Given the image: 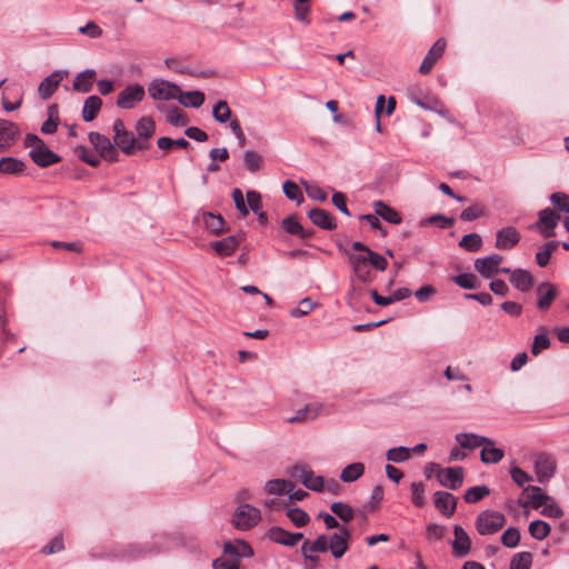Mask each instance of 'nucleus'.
Instances as JSON below:
<instances>
[{
	"instance_id": "nucleus-50",
	"label": "nucleus",
	"mask_w": 569,
	"mask_h": 569,
	"mask_svg": "<svg viewBox=\"0 0 569 569\" xmlns=\"http://www.w3.org/2000/svg\"><path fill=\"white\" fill-rule=\"evenodd\" d=\"M532 556L528 551L516 553L510 561V569H530Z\"/></svg>"
},
{
	"instance_id": "nucleus-49",
	"label": "nucleus",
	"mask_w": 569,
	"mask_h": 569,
	"mask_svg": "<svg viewBox=\"0 0 569 569\" xmlns=\"http://www.w3.org/2000/svg\"><path fill=\"white\" fill-rule=\"evenodd\" d=\"M287 517L298 528H302L310 521L309 515L301 508H289L287 510Z\"/></svg>"
},
{
	"instance_id": "nucleus-56",
	"label": "nucleus",
	"mask_w": 569,
	"mask_h": 569,
	"mask_svg": "<svg viewBox=\"0 0 569 569\" xmlns=\"http://www.w3.org/2000/svg\"><path fill=\"white\" fill-rule=\"evenodd\" d=\"M243 162L246 168L251 171H258L261 167L262 158L259 153L252 150H247L243 153Z\"/></svg>"
},
{
	"instance_id": "nucleus-58",
	"label": "nucleus",
	"mask_w": 569,
	"mask_h": 569,
	"mask_svg": "<svg viewBox=\"0 0 569 569\" xmlns=\"http://www.w3.org/2000/svg\"><path fill=\"white\" fill-rule=\"evenodd\" d=\"M453 218L443 214H433L421 221V226L437 224L441 229L450 228L453 224Z\"/></svg>"
},
{
	"instance_id": "nucleus-20",
	"label": "nucleus",
	"mask_w": 569,
	"mask_h": 569,
	"mask_svg": "<svg viewBox=\"0 0 569 569\" xmlns=\"http://www.w3.org/2000/svg\"><path fill=\"white\" fill-rule=\"evenodd\" d=\"M435 507L445 516L451 517L455 513L457 499L447 491H437L433 495Z\"/></svg>"
},
{
	"instance_id": "nucleus-48",
	"label": "nucleus",
	"mask_w": 569,
	"mask_h": 569,
	"mask_svg": "<svg viewBox=\"0 0 569 569\" xmlns=\"http://www.w3.org/2000/svg\"><path fill=\"white\" fill-rule=\"evenodd\" d=\"M489 493L490 489L487 486H476L467 489L463 498L468 503H476L487 497Z\"/></svg>"
},
{
	"instance_id": "nucleus-31",
	"label": "nucleus",
	"mask_w": 569,
	"mask_h": 569,
	"mask_svg": "<svg viewBox=\"0 0 569 569\" xmlns=\"http://www.w3.org/2000/svg\"><path fill=\"white\" fill-rule=\"evenodd\" d=\"M373 209L377 216L381 217L389 223L399 224L401 222V216L399 212L381 200L373 203Z\"/></svg>"
},
{
	"instance_id": "nucleus-9",
	"label": "nucleus",
	"mask_w": 569,
	"mask_h": 569,
	"mask_svg": "<svg viewBox=\"0 0 569 569\" xmlns=\"http://www.w3.org/2000/svg\"><path fill=\"white\" fill-rule=\"evenodd\" d=\"M437 479L441 486L456 490L462 486L463 469L461 467L441 468L437 473Z\"/></svg>"
},
{
	"instance_id": "nucleus-39",
	"label": "nucleus",
	"mask_w": 569,
	"mask_h": 569,
	"mask_svg": "<svg viewBox=\"0 0 569 569\" xmlns=\"http://www.w3.org/2000/svg\"><path fill=\"white\" fill-rule=\"evenodd\" d=\"M559 246L558 241L546 242L541 249L536 253V262L539 267L543 268L549 263L552 252Z\"/></svg>"
},
{
	"instance_id": "nucleus-55",
	"label": "nucleus",
	"mask_w": 569,
	"mask_h": 569,
	"mask_svg": "<svg viewBox=\"0 0 569 569\" xmlns=\"http://www.w3.org/2000/svg\"><path fill=\"white\" fill-rule=\"evenodd\" d=\"M305 187L306 193L309 198L317 201H326L328 198L327 192L317 183H309L306 181H301Z\"/></svg>"
},
{
	"instance_id": "nucleus-63",
	"label": "nucleus",
	"mask_w": 569,
	"mask_h": 569,
	"mask_svg": "<svg viewBox=\"0 0 569 569\" xmlns=\"http://www.w3.org/2000/svg\"><path fill=\"white\" fill-rule=\"evenodd\" d=\"M485 214V209L480 204H472L468 208H466L461 213H460V219L462 221H473L480 217H482Z\"/></svg>"
},
{
	"instance_id": "nucleus-59",
	"label": "nucleus",
	"mask_w": 569,
	"mask_h": 569,
	"mask_svg": "<svg viewBox=\"0 0 569 569\" xmlns=\"http://www.w3.org/2000/svg\"><path fill=\"white\" fill-rule=\"evenodd\" d=\"M550 201L559 211L569 214V194L565 192H555L550 196Z\"/></svg>"
},
{
	"instance_id": "nucleus-47",
	"label": "nucleus",
	"mask_w": 569,
	"mask_h": 569,
	"mask_svg": "<svg viewBox=\"0 0 569 569\" xmlns=\"http://www.w3.org/2000/svg\"><path fill=\"white\" fill-rule=\"evenodd\" d=\"M331 511L345 522H349L355 517L353 509L341 501L332 502L330 506Z\"/></svg>"
},
{
	"instance_id": "nucleus-25",
	"label": "nucleus",
	"mask_w": 569,
	"mask_h": 569,
	"mask_svg": "<svg viewBox=\"0 0 569 569\" xmlns=\"http://www.w3.org/2000/svg\"><path fill=\"white\" fill-rule=\"evenodd\" d=\"M97 72L93 69H86L78 73L72 83V90L76 92L87 93L92 90Z\"/></svg>"
},
{
	"instance_id": "nucleus-60",
	"label": "nucleus",
	"mask_w": 569,
	"mask_h": 569,
	"mask_svg": "<svg viewBox=\"0 0 569 569\" xmlns=\"http://www.w3.org/2000/svg\"><path fill=\"white\" fill-rule=\"evenodd\" d=\"M283 192L288 199L295 200L298 203H300L303 200L301 190L299 189L298 184L293 181L288 180L283 183Z\"/></svg>"
},
{
	"instance_id": "nucleus-23",
	"label": "nucleus",
	"mask_w": 569,
	"mask_h": 569,
	"mask_svg": "<svg viewBox=\"0 0 569 569\" xmlns=\"http://www.w3.org/2000/svg\"><path fill=\"white\" fill-rule=\"evenodd\" d=\"M19 134L17 126L4 119H0V151L9 148Z\"/></svg>"
},
{
	"instance_id": "nucleus-53",
	"label": "nucleus",
	"mask_w": 569,
	"mask_h": 569,
	"mask_svg": "<svg viewBox=\"0 0 569 569\" xmlns=\"http://www.w3.org/2000/svg\"><path fill=\"white\" fill-rule=\"evenodd\" d=\"M520 541V531L515 527H509L501 535V543L507 548H516Z\"/></svg>"
},
{
	"instance_id": "nucleus-61",
	"label": "nucleus",
	"mask_w": 569,
	"mask_h": 569,
	"mask_svg": "<svg viewBox=\"0 0 569 569\" xmlns=\"http://www.w3.org/2000/svg\"><path fill=\"white\" fill-rule=\"evenodd\" d=\"M203 222L209 230L217 233L222 230L224 224V220L221 216H216L210 212L204 214Z\"/></svg>"
},
{
	"instance_id": "nucleus-37",
	"label": "nucleus",
	"mask_w": 569,
	"mask_h": 569,
	"mask_svg": "<svg viewBox=\"0 0 569 569\" xmlns=\"http://www.w3.org/2000/svg\"><path fill=\"white\" fill-rule=\"evenodd\" d=\"M26 164L23 161L12 158L4 157L0 159V172L4 174H20L24 171Z\"/></svg>"
},
{
	"instance_id": "nucleus-38",
	"label": "nucleus",
	"mask_w": 569,
	"mask_h": 569,
	"mask_svg": "<svg viewBox=\"0 0 569 569\" xmlns=\"http://www.w3.org/2000/svg\"><path fill=\"white\" fill-rule=\"evenodd\" d=\"M365 473V465L361 462H353L345 467L340 473V479L343 482H353Z\"/></svg>"
},
{
	"instance_id": "nucleus-16",
	"label": "nucleus",
	"mask_w": 569,
	"mask_h": 569,
	"mask_svg": "<svg viewBox=\"0 0 569 569\" xmlns=\"http://www.w3.org/2000/svg\"><path fill=\"white\" fill-rule=\"evenodd\" d=\"M521 239V234L513 227H506L497 231L495 247L499 250H510Z\"/></svg>"
},
{
	"instance_id": "nucleus-40",
	"label": "nucleus",
	"mask_w": 569,
	"mask_h": 569,
	"mask_svg": "<svg viewBox=\"0 0 569 569\" xmlns=\"http://www.w3.org/2000/svg\"><path fill=\"white\" fill-rule=\"evenodd\" d=\"M528 531L536 540H543L550 533V526L543 520H533L529 523Z\"/></svg>"
},
{
	"instance_id": "nucleus-24",
	"label": "nucleus",
	"mask_w": 569,
	"mask_h": 569,
	"mask_svg": "<svg viewBox=\"0 0 569 569\" xmlns=\"http://www.w3.org/2000/svg\"><path fill=\"white\" fill-rule=\"evenodd\" d=\"M113 142L127 156H132L139 150L136 136L128 130L113 134Z\"/></svg>"
},
{
	"instance_id": "nucleus-35",
	"label": "nucleus",
	"mask_w": 569,
	"mask_h": 569,
	"mask_svg": "<svg viewBox=\"0 0 569 569\" xmlns=\"http://www.w3.org/2000/svg\"><path fill=\"white\" fill-rule=\"evenodd\" d=\"M482 447L480 459L483 463H498L503 459V450L497 448L492 439L490 445H482Z\"/></svg>"
},
{
	"instance_id": "nucleus-36",
	"label": "nucleus",
	"mask_w": 569,
	"mask_h": 569,
	"mask_svg": "<svg viewBox=\"0 0 569 569\" xmlns=\"http://www.w3.org/2000/svg\"><path fill=\"white\" fill-rule=\"evenodd\" d=\"M239 244L237 237L229 236L222 240L211 242V248L220 256H230L234 252Z\"/></svg>"
},
{
	"instance_id": "nucleus-41",
	"label": "nucleus",
	"mask_w": 569,
	"mask_h": 569,
	"mask_svg": "<svg viewBox=\"0 0 569 569\" xmlns=\"http://www.w3.org/2000/svg\"><path fill=\"white\" fill-rule=\"evenodd\" d=\"M282 227L286 232L299 236L302 239H307L310 236V233L305 230V228L300 224L299 221H297L293 216L283 219Z\"/></svg>"
},
{
	"instance_id": "nucleus-42",
	"label": "nucleus",
	"mask_w": 569,
	"mask_h": 569,
	"mask_svg": "<svg viewBox=\"0 0 569 569\" xmlns=\"http://www.w3.org/2000/svg\"><path fill=\"white\" fill-rule=\"evenodd\" d=\"M526 491L530 492L529 499L531 507L535 509L541 508L547 501H550V496L543 493L542 489L537 486H529Z\"/></svg>"
},
{
	"instance_id": "nucleus-28",
	"label": "nucleus",
	"mask_w": 569,
	"mask_h": 569,
	"mask_svg": "<svg viewBox=\"0 0 569 569\" xmlns=\"http://www.w3.org/2000/svg\"><path fill=\"white\" fill-rule=\"evenodd\" d=\"M455 439L465 449H475L491 443V439L488 437L467 432L457 433Z\"/></svg>"
},
{
	"instance_id": "nucleus-17",
	"label": "nucleus",
	"mask_w": 569,
	"mask_h": 569,
	"mask_svg": "<svg viewBox=\"0 0 569 569\" xmlns=\"http://www.w3.org/2000/svg\"><path fill=\"white\" fill-rule=\"evenodd\" d=\"M455 540L451 542L452 552L456 557H465L470 552L471 540L466 530L456 525L453 527Z\"/></svg>"
},
{
	"instance_id": "nucleus-13",
	"label": "nucleus",
	"mask_w": 569,
	"mask_h": 569,
	"mask_svg": "<svg viewBox=\"0 0 569 569\" xmlns=\"http://www.w3.org/2000/svg\"><path fill=\"white\" fill-rule=\"evenodd\" d=\"M503 258L500 254L493 253L488 257L478 258L475 261V269L483 278H491L495 273L499 272V266Z\"/></svg>"
},
{
	"instance_id": "nucleus-52",
	"label": "nucleus",
	"mask_w": 569,
	"mask_h": 569,
	"mask_svg": "<svg viewBox=\"0 0 569 569\" xmlns=\"http://www.w3.org/2000/svg\"><path fill=\"white\" fill-rule=\"evenodd\" d=\"M317 306L310 298H303L299 301L298 306L290 310V316L300 318L310 313Z\"/></svg>"
},
{
	"instance_id": "nucleus-43",
	"label": "nucleus",
	"mask_w": 569,
	"mask_h": 569,
	"mask_svg": "<svg viewBox=\"0 0 569 569\" xmlns=\"http://www.w3.org/2000/svg\"><path fill=\"white\" fill-rule=\"evenodd\" d=\"M232 111L224 100L218 101L212 108V117L219 123H226L231 120Z\"/></svg>"
},
{
	"instance_id": "nucleus-57",
	"label": "nucleus",
	"mask_w": 569,
	"mask_h": 569,
	"mask_svg": "<svg viewBox=\"0 0 569 569\" xmlns=\"http://www.w3.org/2000/svg\"><path fill=\"white\" fill-rule=\"evenodd\" d=\"M425 492L426 488L422 482L411 483V500L415 506L422 507L426 503Z\"/></svg>"
},
{
	"instance_id": "nucleus-3",
	"label": "nucleus",
	"mask_w": 569,
	"mask_h": 569,
	"mask_svg": "<svg viewBox=\"0 0 569 569\" xmlns=\"http://www.w3.org/2000/svg\"><path fill=\"white\" fill-rule=\"evenodd\" d=\"M506 523V517L500 511L485 510L476 518V529L481 536L498 532Z\"/></svg>"
},
{
	"instance_id": "nucleus-32",
	"label": "nucleus",
	"mask_w": 569,
	"mask_h": 569,
	"mask_svg": "<svg viewBox=\"0 0 569 569\" xmlns=\"http://www.w3.org/2000/svg\"><path fill=\"white\" fill-rule=\"evenodd\" d=\"M295 483L286 479H272L266 482L264 492L273 496H281L292 491Z\"/></svg>"
},
{
	"instance_id": "nucleus-46",
	"label": "nucleus",
	"mask_w": 569,
	"mask_h": 569,
	"mask_svg": "<svg viewBox=\"0 0 569 569\" xmlns=\"http://www.w3.org/2000/svg\"><path fill=\"white\" fill-rule=\"evenodd\" d=\"M539 330L541 332L535 336L531 346V353L533 356H538L542 350H546L550 347V339L548 337L546 328L541 327Z\"/></svg>"
},
{
	"instance_id": "nucleus-29",
	"label": "nucleus",
	"mask_w": 569,
	"mask_h": 569,
	"mask_svg": "<svg viewBox=\"0 0 569 569\" xmlns=\"http://www.w3.org/2000/svg\"><path fill=\"white\" fill-rule=\"evenodd\" d=\"M510 282L518 290L526 292L529 291L530 288L532 287L533 279L529 271L525 269H515L511 272Z\"/></svg>"
},
{
	"instance_id": "nucleus-64",
	"label": "nucleus",
	"mask_w": 569,
	"mask_h": 569,
	"mask_svg": "<svg viewBox=\"0 0 569 569\" xmlns=\"http://www.w3.org/2000/svg\"><path fill=\"white\" fill-rule=\"evenodd\" d=\"M368 260L369 264L372 266L376 270L385 271L388 267V261L386 258L372 250H368Z\"/></svg>"
},
{
	"instance_id": "nucleus-51",
	"label": "nucleus",
	"mask_w": 569,
	"mask_h": 569,
	"mask_svg": "<svg viewBox=\"0 0 569 569\" xmlns=\"http://www.w3.org/2000/svg\"><path fill=\"white\" fill-rule=\"evenodd\" d=\"M167 121L174 127H184L189 119L178 107H172L167 112Z\"/></svg>"
},
{
	"instance_id": "nucleus-62",
	"label": "nucleus",
	"mask_w": 569,
	"mask_h": 569,
	"mask_svg": "<svg viewBox=\"0 0 569 569\" xmlns=\"http://www.w3.org/2000/svg\"><path fill=\"white\" fill-rule=\"evenodd\" d=\"M541 515L550 518H561L563 516L562 509L559 507V505L550 497V501H547L541 507Z\"/></svg>"
},
{
	"instance_id": "nucleus-30",
	"label": "nucleus",
	"mask_w": 569,
	"mask_h": 569,
	"mask_svg": "<svg viewBox=\"0 0 569 569\" xmlns=\"http://www.w3.org/2000/svg\"><path fill=\"white\" fill-rule=\"evenodd\" d=\"M247 202L249 206V211L251 210L258 216L259 222L261 224H267L268 217L267 213L262 210V200L260 193L254 190L247 191Z\"/></svg>"
},
{
	"instance_id": "nucleus-19",
	"label": "nucleus",
	"mask_w": 569,
	"mask_h": 569,
	"mask_svg": "<svg viewBox=\"0 0 569 569\" xmlns=\"http://www.w3.org/2000/svg\"><path fill=\"white\" fill-rule=\"evenodd\" d=\"M328 551V536L320 535L315 541L305 540L301 546L302 556L311 561H316L315 553Z\"/></svg>"
},
{
	"instance_id": "nucleus-5",
	"label": "nucleus",
	"mask_w": 569,
	"mask_h": 569,
	"mask_svg": "<svg viewBox=\"0 0 569 569\" xmlns=\"http://www.w3.org/2000/svg\"><path fill=\"white\" fill-rule=\"evenodd\" d=\"M351 532L347 527H339L337 532L328 536V550L332 557L340 559L347 552L349 548V540Z\"/></svg>"
},
{
	"instance_id": "nucleus-54",
	"label": "nucleus",
	"mask_w": 569,
	"mask_h": 569,
	"mask_svg": "<svg viewBox=\"0 0 569 569\" xmlns=\"http://www.w3.org/2000/svg\"><path fill=\"white\" fill-rule=\"evenodd\" d=\"M453 282L468 290L477 289L479 287V281L477 277L472 273H461L453 278Z\"/></svg>"
},
{
	"instance_id": "nucleus-1",
	"label": "nucleus",
	"mask_w": 569,
	"mask_h": 569,
	"mask_svg": "<svg viewBox=\"0 0 569 569\" xmlns=\"http://www.w3.org/2000/svg\"><path fill=\"white\" fill-rule=\"evenodd\" d=\"M289 476L300 481L307 489L322 492L325 490V480L321 476L315 475L307 463H297L288 471Z\"/></svg>"
},
{
	"instance_id": "nucleus-22",
	"label": "nucleus",
	"mask_w": 569,
	"mask_h": 569,
	"mask_svg": "<svg viewBox=\"0 0 569 569\" xmlns=\"http://www.w3.org/2000/svg\"><path fill=\"white\" fill-rule=\"evenodd\" d=\"M321 403H308L303 408L297 410V412L292 417L287 418L286 421L289 423L307 422L316 419L321 413Z\"/></svg>"
},
{
	"instance_id": "nucleus-33",
	"label": "nucleus",
	"mask_w": 569,
	"mask_h": 569,
	"mask_svg": "<svg viewBox=\"0 0 569 569\" xmlns=\"http://www.w3.org/2000/svg\"><path fill=\"white\" fill-rule=\"evenodd\" d=\"M177 100L183 107L199 108L204 102V93L199 90L182 92L179 89V97H177Z\"/></svg>"
},
{
	"instance_id": "nucleus-15",
	"label": "nucleus",
	"mask_w": 569,
	"mask_h": 569,
	"mask_svg": "<svg viewBox=\"0 0 569 569\" xmlns=\"http://www.w3.org/2000/svg\"><path fill=\"white\" fill-rule=\"evenodd\" d=\"M536 293L538 296L537 308L546 311L551 307L553 300L557 298L558 290L555 284L546 281L537 286Z\"/></svg>"
},
{
	"instance_id": "nucleus-34",
	"label": "nucleus",
	"mask_w": 569,
	"mask_h": 569,
	"mask_svg": "<svg viewBox=\"0 0 569 569\" xmlns=\"http://www.w3.org/2000/svg\"><path fill=\"white\" fill-rule=\"evenodd\" d=\"M102 107V100L98 96H89L82 107V119L87 122L92 121L98 116Z\"/></svg>"
},
{
	"instance_id": "nucleus-21",
	"label": "nucleus",
	"mask_w": 569,
	"mask_h": 569,
	"mask_svg": "<svg viewBox=\"0 0 569 569\" xmlns=\"http://www.w3.org/2000/svg\"><path fill=\"white\" fill-rule=\"evenodd\" d=\"M30 157L37 166L42 168L49 167L60 161V158L54 152L49 150L44 143L40 147L31 149Z\"/></svg>"
},
{
	"instance_id": "nucleus-11",
	"label": "nucleus",
	"mask_w": 569,
	"mask_h": 569,
	"mask_svg": "<svg viewBox=\"0 0 569 569\" xmlns=\"http://www.w3.org/2000/svg\"><path fill=\"white\" fill-rule=\"evenodd\" d=\"M556 460L546 453L539 455L535 460V472L539 482H547L556 472Z\"/></svg>"
},
{
	"instance_id": "nucleus-14",
	"label": "nucleus",
	"mask_w": 569,
	"mask_h": 569,
	"mask_svg": "<svg viewBox=\"0 0 569 569\" xmlns=\"http://www.w3.org/2000/svg\"><path fill=\"white\" fill-rule=\"evenodd\" d=\"M267 537L276 543L295 547L303 538V533L289 532L280 527H271L267 531Z\"/></svg>"
},
{
	"instance_id": "nucleus-2",
	"label": "nucleus",
	"mask_w": 569,
	"mask_h": 569,
	"mask_svg": "<svg viewBox=\"0 0 569 569\" xmlns=\"http://www.w3.org/2000/svg\"><path fill=\"white\" fill-rule=\"evenodd\" d=\"M261 520L260 510L249 503H239L233 517L232 523L238 530H249L256 527Z\"/></svg>"
},
{
	"instance_id": "nucleus-10",
	"label": "nucleus",
	"mask_w": 569,
	"mask_h": 569,
	"mask_svg": "<svg viewBox=\"0 0 569 569\" xmlns=\"http://www.w3.org/2000/svg\"><path fill=\"white\" fill-rule=\"evenodd\" d=\"M88 138L90 143L99 152L100 157L110 161L117 160V150L108 137L93 131L89 133Z\"/></svg>"
},
{
	"instance_id": "nucleus-4",
	"label": "nucleus",
	"mask_w": 569,
	"mask_h": 569,
	"mask_svg": "<svg viewBox=\"0 0 569 569\" xmlns=\"http://www.w3.org/2000/svg\"><path fill=\"white\" fill-rule=\"evenodd\" d=\"M179 89L173 82L154 79L150 82L148 92L154 100H174L179 97Z\"/></svg>"
},
{
	"instance_id": "nucleus-12",
	"label": "nucleus",
	"mask_w": 569,
	"mask_h": 569,
	"mask_svg": "<svg viewBox=\"0 0 569 569\" xmlns=\"http://www.w3.org/2000/svg\"><path fill=\"white\" fill-rule=\"evenodd\" d=\"M68 74L67 71L63 70H56L52 73H50L48 77H46L38 87V94L42 100L49 99L57 88L59 87L60 82L63 80V78Z\"/></svg>"
},
{
	"instance_id": "nucleus-44",
	"label": "nucleus",
	"mask_w": 569,
	"mask_h": 569,
	"mask_svg": "<svg viewBox=\"0 0 569 569\" xmlns=\"http://www.w3.org/2000/svg\"><path fill=\"white\" fill-rule=\"evenodd\" d=\"M459 246L469 252H477L482 247V238L476 232L468 233L461 238Z\"/></svg>"
},
{
	"instance_id": "nucleus-8",
	"label": "nucleus",
	"mask_w": 569,
	"mask_h": 569,
	"mask_svg": "<svg viewBox=\"0 0 569 569\" xmlns=\"http://www.w3.org/2000/svg\"><path fill=\"white\" fill-rule=\"evenodd\" d=\"M156 123L149 117L140 118L136 123V140L139 150H147L150 147L149 140L153 137Z\"/></svg>"
},
{
	"instance_id": "nucleus-7",
	"label": "nucleus",
	"mask_w": 569,
	"mask_h": 569,
	"mask_svg": "<svg viewBox=\"0 0 569 569\" xmlns=\"http://www.w3.org/2000/svg\"><path fill=\"white\" fill-rule=\"evenodd\" d=\"M144 97V88L134 83L126 87L117 99V106L121 109H132Z\"/></svg>"
},
{
	"instance_id": "nucleus-26",
	"label": "nucleus",
	"mask_w": 569,
	"mask_h": 569,
	"mask_svg": "<svg viewBox=\"0 0 569 569\" xmlns=\"http://www.w3.org/2000/svg\"><path fill=\"white\" fill-rule=\"evenodd\" d=\"M309 219L313 224L325 229L332 230L336 228V219L335 217L327 210L315 208L311 209L308 213Z\"/></svg>"
},
{
	"instance_id": "nucleus-27",
	"label": "nucleus",
	"mask_w": 569,
	"mask_h": 569,
	"mask_svg": "<svg viewBox=\"0 0 569 569\" xmlns=\"http://www.w3.org/2000/svg\"><path fill=\"white\" fill-rule=\"evenodd\" d=\"M223 552L239 562L240 558L251 557L253 555L252 548L242 540H234L226 542Z\"/></svg>"
},
{
	"instance_id": "nucleus-45",
	"label": "nucleus",
	"mask_w": 569,
	"mask_h": 569,
	"mask_svg": "<svg viewBox=\"0 0 569 569\" xmlns=\"http://www.w3.org/2000/svg\"><path fill=\"white\" fill-rule=\"evenodd\" d=\"M411 457V450L408 447L400 446L389 449L386 452V458L388 461H392L396 463H401L409 460Z\"/></svg>"
},
{
	"instance_id": "nucleus-18",
	"label": "nucleus",
	"mask_w": 569,
	"mask_h": 569,
	"mask_svg": "<svg viewBox=\"0 0 569 569\" xmlns=\"http://www.w3.org/2000/svg\"><path fill=\"white\" fill-rule=\"evenodd\" d=\"M445 49L446 41L443 39H438L425 57L422 63L420 64L419 71L422 74L429 73L438 59L442 57Z\"/></svg>"
},
{
	"instance_id": "nucleus-6",
	"label": "nucleus",
	"mask_w": 569,
	"mask_h": 569,
	"mask_svg": "<svg viewBox=\"0 0 569 569\" xmlns=\"http://www.w3.org/2000/svg\"><path fill=\"white\" fill-rule=\"evenodd\" d=\"M560 220V216L557 214L550 208H545L539 211L538 220L533 224V228L538 229L545 238H551L555 236V228Z\"/></svg>"
}]
</instances>
